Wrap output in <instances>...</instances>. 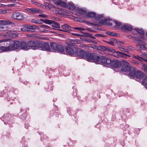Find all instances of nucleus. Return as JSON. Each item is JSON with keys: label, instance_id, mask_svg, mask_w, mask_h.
I'll list each match as a JSON object with an SVG mask.
<instances>
[{"label": "nucleus", "instance_id": "nucleus-10", "mask_svg": "<svg viewBox=\"0 0 147 147\" xmlns=\"http://www.w3.org/2000/svg\"><path fill=\"white\" fill-rule=\"evenodd\" d=\"M132 28V26L127 24H124L120 27L121 30L125 32L131 31Z\"/></svg>", "mask_w": 147, "mask_h": 147}, {"label": "nucleus", "instance_id": "nucleus-31", "mask_svg": "<svg viewBox=\"0 0 147 147\" xmlns=\"http://www.w3.org/2000/svg\"><path fill=\"white\" fill-rule=\"evenodd\" d=\"M18 34L16 32L11 30L9 36L12 37H16L18 36Z\"/></svg>", "mask_w": 147, "mask_h": 147}, {"label": "nucleus", "instance_id": "nucleus-34", "mask_svg": "<svg viewBox=\"0 0 147 147\" xmlns=\"http://www.w3.org/2000/svg\"><path fill=\"white\" fill-rule=\"evenodd\" d=\"M142 84L144 85L145 87L147 89V78L146 77L144 78L142 81Z\"/></svg>", "mask_w": 147, "mask_h": 147}, {"label": "nucleus", "instance_id": "nucleus-55", "mask_svg": "<svg viewBox=\"0 0 147 147\" xmlns=\"http://www.w3.org/2000/svg\"><path fill=\"white\" fill-rule=\"evenodd\" d=\"M37 13H43V11L41 10H37Z\"/></svg>", "mask_w": 147, "mask_h": 147}, {"label": "nucleus", "instance_id": "nucleus-8", "mask_svg": "<svg viewBox=\"0 0 147 147\" xmlns=\"http://www.w3.org/2000/svg\"><path fill=\"white\" fill-rule=\"evenodd\" d=\"M11 17L13 19L16 20H21L24 19V17L22 13L16 12L13 13Z\"/></svg>", "mask_w": 147, "mask_h": 147}, {"label": "nucleus", "instance_id": "nucleus-2", "mask_svg": "<svg viewBox=\"0 0 147 147\" xmlns=\"http://www.w3.org/2000/svg\"><path fill=\"white\" fill-rule=\"evenodd\" d=\"M77 15H82L85 18H94L95 16V13L93 12H88L85 10H75Z\"/></svg>", "mask_w": 147, "mask_h": 147}, {"label": "nucleus", "instance_id": "nucleus-54", "mask_svg": "<svg viewBox=\"0 0 147 147\" xmlns=\"http://www.w3.org/2000/svg\"><path fill=\"white\" fill-rule=\"evenodd\" d=\"M6 32V34H5L6 35H8L9 36V34H10L11 30H8Z\"/></svg>", "mask_w": 147, "mask_h": 147}, {"label": "nucleus", "instance_id": "nucleus-26", "mask_svg": "<svg viewBox=\"0 0 147 147\" xmlns=\"http://www.w3.org/2000/svg\"><path fill=\"white\" fill-rule=\"evenodd\" d=\"M43 41H37V44L36 49H38L40 50H41L43 45Z\"/></svg>", "mask_w": 147, "mask_h": 147}, {"label": "nucleus", "instance_id": "nucleus-28", "mask_svg": "<svg viewBox=\"0 0 147 147\" xmlns=\"http://www.w3.org/2000/svg\"><path fill=\"white\" fill-rule=\"evenodd\" d=\"M0 48L2 50L4 51L11 50L10 46H5L2 45L0 46Z\"/></svg>", "mask_w": 147, "mask_h": 147}, {"label": "nucleus", "instance_id": "nucleus-56", "mask_svg": "<svg viewBox=\"0 0 147 147\" xmlns=\"http://www.w3.org/2000/svg\"><path fill=\"white\" fill-rule=\"evenodd\" d=\"M15 5L14 4H10L8 5V6L9 7H14Z\"/></svg>", "mask_w": 147, "mask_h": 147}, {"label": "nucleus", "instance_id": "nucleus-57", "mask_svg": "<svg viewBox=\"0 0 147 147\" xmlns=\"http://www.w3.org/2000/svg\"><path fill=\"white\" fill-rule=\"evenodd\" d=\"M89 42H92L93 43H94V44H96V42L93 41V40H90V39L89 41Z\"/></svg>", "mask_w": 147, "mask_h": 147}, {"label": "nucleus", "instance_id": "nucleus-37", "mask_svg": "<svg viewBox=\"0 0 147 147\" xmlns=\"http://www.w3.org/2000/svg\"><path fill=\"white\" fill-rule=\"evenodd\" d=\"M29 29V31L32 32H34V30L35 29L36 26H30L28 25Z\"/></svg>", "mask_w": 147, "mask_h": 147}, {"label": "nucleus", "instance_id": "nucleus-20", "mask_svg": "<svg viewBox=\"0 0 147 147\" xmlns=\"http://www.w3.org/2000/svg\"><path fill=\"white\" fill-rule=\"evenodd\" d=\"M41 50L48 51H50V47L48 43L44 42Z\"/></svg>", "mask_w": 147, "mask_h": 147}, {"label": "nucleus", "instance_id": "nucleus-35", "mask_svg": "<svg viewBox=\"0 0 147 147\" xmlns=\"http://www.w3.org/2000/svg\"><path fill=\"white\" fill-rule=\"evenodd\" d=\"M64 17L65 18H67L68 17L69 15L68 14H70L71 13V12L69 11L68 10H64Z\"/></svg>", "mask_w": 147, "mask_h": 147}, {"label": "nucleus", "instance_id": "nucleus-9", "mask_svg": "<svg viewBox=\"0 0 147 147\" xmlns=\"http://www.w3.org/2000/svg\"><path fill=\"white\" fill-rule=\"evenodd\" d=\"M75 56L76 55L80 57V58H84L86 53L80 49H77L74 51Z\"/></svg>", "mask_w": 147, "mask_h": 147}, {"label": "nucleus", "instance_id": "nucleus-27", "mask_svg": "<svg viewBox=\"0 0 147 147\" xmlns=\"http://www.w3.org/2000/svg\"><path fill=\"white\" fill-rule=\"evenodd\" d=\"M20 47L22 49H25L27 48L26 43L24 41H20Z\"/></svg>", "mask_w": 147, "mask_h": 147}, {"label": "nucleus", "instance_id": "nucleus-49", "mask_svg": "<svg viewBox=\"0 0 147 147\" xmlns=\"http://www.w3.org/2000/svg\"><path fill=\"white\" fill-rule=\"evenodd\" d=\"M127 48L131 50H135V48L131 46H129L127 47Z\"/></svg>", "mask_w": 147, "mask_h": 147}, {"label": "nucleus", "instance_id": "nucleus-1", "mask_svg": "<svg viewBox=\"0 0 147 147\" xmlns=\"http://www.w3.org/2000/svg\"><path fill=\"white\" fill-rule=\"evenodd\" d=\"M99 51H104L109 55H112L114 56L119 58L121 57L124 58H127V57H130L129 55L126 54L119 51H116L115 50L111 49L109 47H106L104 46H100Z\"/></svg>", "mask_w": 147, "mask_h": 147}, {"label": "nucleus", "instance_id": "nucleus-39", "mask_svg": "<svg viewBox=\"0 0 147 147\" xmlns=\"http://www.w3.org/2000/svg\"><path fill=\"white\" fill-rule=\"evenodd\" d=\"M27 11L32 14H34L37 13V10H27Z\"/></svg>", "mask_w": 147, "mask_h": 147}, {"label": "nucleus", "instance_id": "nucleus-58", "mask_svg": "<svg viewBox=\"0 0 147 147\" xmlns=\"http://www.w3.org/2000/svg\"><path fill=\"white\" fill-rule=\"evenodd\" d=\"M145 53L142 54L140 55V57H142L143 58V57H145Z\"/></svg>", "mask_w": 147, "mask_h": 147}, {"label": "nucleus", "instance_id": "nucleus-51", "mask_svg": "<svg viewBox=\"0 0 147 147\" xmlns=\"http://www.w3.org/2000/svg\"><path fill=\"white\" fill-rule=\"evenodd\" d=\"M38 16L42 18H45L47 17L46 15L45 14H39L38 15Z\"/></svg>", "mask_w": 147, "mask_h": 147}, {"label": "nucleus", "instance_id": "nucleus-59", "mask_svg": "<svg viewBox=\"0 0 147 147\" xmlns=\"http://www.w3.org/2000/svg\"><path fill=\"white\" fill-rule=\"evenodd\" d=\"M90 40V39H88V38H85V39H84V40L85 41H86V42H89V41Z\"/></svg>", "mask_w": 147, "mask_h": 147}, {"label": "nucleus", "instance_id": "nucleus-47", "mask_svg": "<svg viewBox=\"0 0 147 147\" xmlns=\"http://www.w3.org/2000/svg\"><path fill=\"white\" fill-rule=\"evenodd\" d=\"M32 22L35 23L36 24H39L40 23L39 22H40V21H39V20H35L34 19H33L31 21Z\"/></svg>", "mask_w": 147, "mask_h": 147}, {"label": "nucleus", "instance_id": "nucleus-22", "mask_svg": "<svg viewBox=\"0 0 147 147\" xmlns=\"http://www.w3.org/2000/svg\"><path fill=\"white\" fill-rule=\"evenodd\" d=\"M41 28H43L41 29L42 31L45 32L49 31V29L51 28L49 26L45 25H41Z\"/></svg>", "mask_w": 147, "mask_h": 147}, {"label": "nucleus", "instance_id": "nucleus-25", "mask_svg": "<svg viewBox=\"0 0 147 147\" xmlns=\"http://www.w3.org/2000/svg\"><path fill=\"white\" fill-rule=\"evenodd\" d=\"M67 7L69 9H74L76 8L75 6L74 3L72 2L68 3Z\"/></svg>", "mask_w": 147, "mask_h": 147}, {"label": "nucleus", "instance_id": "nucleus-15", "mask_svg": "<svg viewBox=\"0 0 147 147\" xmlns=\"http://www.w3.org/2000/svg\"><path fill=\"white\" fill-rule=\"evenodd\" d=\"M122 64L121 61L119 60H114L112 61L111 66L112 67L117 68L120 67Z\"/></svg>", "mask_w": 147, "mask_h": 147}, {"label": "nucleus", "instance_id": "nucleus-38", "mask_svg": "<svg viewBox=\"0 0 147 147\" xmlns=\"http://www.w3.org/2000/svg\"><path fill=\"white\" fill-rule=\"evenodd\" d=\"M134 40L135 41H138V42H140L142 41V42H144L145 39L144 38H143L142 40H140L139 38L136 37H134Z\"/></svg>", "mask_w": 147, "mask_h": 147}, {"label": "nucleus", "instance_id": "nucleus-24", "mask_svg": "<svg viewBox=\"0 0 147 147\" xmlns=\"http://www.w3.org/2000/svg\"><path fill=\"white\" fill-rule=\"evenodd\" d=\"M11 24V22L8 20H0V25H1L5 26V25L9 24Z\"/></svg>", "mask_w": 147, "mask_h": 147}, {"label": "nucleus", "instance_id": "nucleus-36", "mask_svg": "<svg viewBox=\"0 0 147 147\" xmlns=\"http://www.w3.org/2000/svg\"><path fill=\"white\" fill-rule=\"evenodd\" d=\"M132 57L133 58L137 59L141 61V62H142V61L141 60V59H143V58L142 57H141L140 56L138 55H132Z\"/></svg>", "mask_w": 147, "mask_h": 147}, {"label": "nucleus", "instance_id": "nucleus-3", "mask_svg": "<svg viewBox=\"0 0 147 147\" xmlns=\"http://www.w3.org/2000/svg\"><path fill=\"white\" fill-rule=\"evenodd\" d=\"M50 44L51 49L54 51H58L63 53H65L64 48L62 45L52 42H50Z\"/></svg>", "mask_w": 147, "mask_h": 147}, {"label": "nucleus", "instance_id": "nucleus-52", "mask_svg": "<svg viewBox=\"0 0 147 147\" xmlns=\"http://www.w3.org/2000/svg\"><path fill=\"white\" fill-rule=\"evenodd\" d=\"M86 30L89 31H90L91 32H94V31L92 29L89 28H87L86 29Z\"/></svg>", "mask_w": 147, "mask_h": 147}, {"label": "nucleus", "instance_id": "nucleus-23", "mask_svg": "<svg viewBox=\"0 0 147 147\" xmlns=\"http://www.w3.org/2000/svg\"><path fill=\"white\" fill-rule=\"evenodd\" d=\"M106 57H100L99 56V58L97 61L96 62L97 63L99 64L102 63L103 64L105 63Z\"/></svg>", "mask_w": 147, "mask_h": 147}, {"label": "nucleus", "instance_id": "nucleus-17", "mask_svg": "<svg viewBox=\"0 0 147 147\" xmlns=\"http://www.w3.org/2000/svg\"><path fill=\"white\" fill-rule=\"evenodd\" d=\"M54 3L57 5H60L62 7L65 8L67 7V5L66 3L63 1H62L60 0H57V1H55Z\"/></svg>", "mask_w": 147, "mask_h": 147}, {"label": "nucleus", "instance_id": "nucleus-60", "mask_svg": "<svg viewBox=\"0 0 147 147\" xmlns=\"http://www.w3.org/2000/svg\"><path fill=\"white\" fill-rule=\"evenodd\" d=\"M120 49L121 51L123 52L124 51H125V50L123 48H120Z\"/></svg>", "mask_w": 147, "mask_h": 147}, {"label": "nucleus", "instance_id": "nucleus-29", "mask_svg": "<svg viewBox=\"0 0 147 147\" xmlns=\"http://www.w3.org/2000/svg\"><path fill=\"white\" fill-rule=\"evenodd\" d=\"M142 65V69L145 72H147V65L144 63L142 62H141L140 64Z\"/></svg>", "mask_w": 147, "mask_h": 147}, {"label": "nucleus", "instance_id": "nucleus-19", "mask_svg": "<svg viewBox=\"0 0 147 147\" xmlns=\"http://www.w3.org/2000/svg\"><path fill=\"white\" fill-rule=\"evenodd\" d=\"M40 6H42V8H45L47 9H50L51 8H56L54 6L46 2L44 3V5H40Z\"/></svg>", "mask_w": 147, "mask_h": 147}, {"label": "nucleus", "instance_id": "nucleus-61", "mask_svg": "<svg viewBox=\"0 0 147 147\" xmlns=\"http://www.w3.org/2000/svg\"><path fill=\"white\" fill-rule=\"evenodd\" d=\"M54 20H55L56 21H59V19L58 18H54Z\"/></svg>", "mask_w": 147, "mask_h": 147}, {"label": "nucleus", "instance_id": "nucleus-11", "mask_svg": "<svg viewBox=\"0 0 147 147\" xmlns=\"http://www.w3.org/2000/svg\"><path fill=\"white\" fill-rule=\"evenodd\" d=\"M20 41L11 40L10 47L11 48V50L18 48V47H20Z\"/></svg>", "mask_w": 147, "mask_h": 147}, {"label": "nucleus", "instance_id": "nucleus-33", "mask_svg": "<svg viewBox=\"0 0 147 147\" xmlns=\"http://www.w3.org/2000/svg\"><path fill=\"white\" fill-rule=\"evenodd\" d=\"M8 28L6 26L0 25V31H4L7 30Z\"/></svg>", "mask_w": 147, "mask_h": 147}, {"label": "nucleus", "instance_id": "nucleus-13", "mask_svg": "<svg viewBox=\"0 0 147 147\" xmlns=\"http://www.w3.org/2000/svg\"><path fill=\"white\" fill-rule=\"evenodd\" d=\"M11 45V40L8 39H3L0 40V45H2L3 46H10Z\"/></svg>", "mask_w": 147, "mask_h": 147}, {"label": "nucleus", "instance_id": "nucleus-42", "mask_svg": "<svg viewBox=\"0 0 147 147\" xmlns=\"http://www.w3.org/2000/svg\"><path fill=\"white\" fill-rule=\"evenodd\" d=\"M112 61L109 58H106L105 64H111Z\"/></svg>", "mask_w": 147, "mask_h": 147}, {"label": "nucleus", "instance_id": "nucleus-63", "mask_svg": "<svg viewBox=\"0 0 147 147\" xmlns=\"http://www.w3.org/2000/svg\"><path fill=\"white\" fill-rule=\"evenodd\" d=\"M80 46L81 47H85V45H80Z\"/></svg>", "mask_w": 147, "mask_h": 147}, {"label": "nucleus", "instance_id": "nucleus-12", "mask_svg": "<svg viewBox=\"0 0 147 147\" xmlns=\"http://www.w3.org/2000/svg\"><path fill=\"white\" fill-rule=\"evenodd\" d=\"M61 29H58L59 31H63V32H69L70 30L71 27L69 26L67 24H65L61 25Z\"/></svg>", "mask_w": 147, "mask_h": 147}, {"label": "nucleus", "instance_id": "nucleus-62", "mask_svg": "<svg viewBox=\"0 0 147 147\" xmlns=\"http://www.w3.org/2000/svg\"><path fill=\"white\" fill-rule=\"evenodd\" d=\"M134 63H136L137 64H139V63L138 62H137V61H134Z\"/></svg>", "mask_w": 147, "mask_h": 147}, {"label": "nucleus", "instance_id": "nucleus-21", "mask_svg": "<svg viewBox=\"0 0 147 147\" xmlns=\"http://www.w3.org/2000/svg\"><path fill=\"white\" fill-rule=\"evenodd\" d=\"M135 30L138 33L140 34V37L141 38H143L144 36V32L142 29H139L138 28H135Z\"/></svg>", "mask_w": 147, "mask_h": 147}, {"label": "nucleus", "instance_id": "nucleus-5", "mask_svg": "<svg viewBox=\"0 0 147 147\" xmlns=\"http://www.w3.org/2000/svg\"><path fill=\"white\" fill-rule=\"evenodd\" d=\"M144 74L142 72L138 70L136 71L134 69L132 71L130 72L129 76L131 78L135 77L138 79H142L144 76Z\"/></svg>", "mask_w": 147, "mask_h": 147}, {"label": "nucleus", "instance_id": "nucleus-7", "mask_svg": "<svg viewBox=\"0 0 147 147\" xmlns=\"http://www.w3.org/2000/svg\"><path fill=\"white\" fill-rule=\"evenodd\" d=\"M40 20L47 24H52V26L53 27L57 28H61V26H60V25L58 23L53 20H51L47 19L45 20L41 19Z\"/></svg>", "mask_w": 147, "mask_h": 147}, {"label": "nucleus", "instance_id": "nucleus-6", "mask_svg": "<svg viewBox=\"0 0 147 147\" xmlns=\"http://www.w3.org/2000/svg\"><path fill=\"white\" fill-rule=\"evenodd\" d=\"M122 65L121 67V70L123 71L130 72L134 70V68L131 67L130 64L127 62L123 60Z\"/></svg>", "mask_w": 147, "mask_h": 147}, {"label": "nucleus", "instance_id": "nucleus-30", "mask_svg": "<svg viewBox=\"0 0 147 147\" xmlns=\"http://www.w3.org/2000/svg\"><path fill=\"white\" fill-rule=\"evenodd\" d=\"M28 26V25H24L23 26V27L21 28V30L23 31H29Z\"/></svg>", "mask_w": 147, "mask_h": 147}, {"label": "nucleus", "instance_id": "nucleus-46", "mask_svg": "<svg viewBox=\"0 0 147 147\" xmlns=\"http://www.w3.org/2000/svg\"><path fill=\"white\" fill-rule=\"evenodd\" d=\"M114 22L117 26H119L121 24V23L117 20L114 21Z\"/></svg>", "mask_w": 147, "mask_h": 147}, {"label": "nucleus", "instance_id": "nucleus-18", "mask_svg": "<svg viewBox=\"0 0 147 147\" xmlns=\"http://www.w3.org/2000/svg\"><path fill=\"white\" fill-rule=\"evenodd\" d=\"M64 10H53V11L57 16L62 15L64 17Z\"/></svg>", "mask_w": 147, "mask_h": 147}, {"label": "nucleus", "instance_id": "nucleus-32", "mask_svg": "<svg viewBox=\"0 0 147 147\" xmlns=\"http://www.w3.org/2000/svg\"><path fill=\"white\" fill-rule=\"evenodd\" d=\"M103 18V16L102 15H97L95 14V16L94 17L95 19L97 20H102V18Z\"/></svg>", "mask_w": 147, "mask_h": 147}, {"label": "nucleus", "instance_id": "nucleus-43", "mask_svg": "<svg viewBox=\"0 0 147 147\" xmlns=\"http://www.w3.org/2000/svg\"><path fill=\"white\" fill-rule=\"evenodd\" d=\"M106 34L110 36H117V34L114 32H107Z\"/></svg>", "mask_w": 147, "mask_h": 147}, {"label": "nucleus", "instance_id": "nucleus-53", "mask_svg": "<svg viewBox=\"0 0 147 147\" xmlns=\"http://www.w3.org/2000/svg\"><path fill=\"white\" fill-rule=\"evenodd\" d=\"M71 28H74L75 30H82V29L81 28H79V27H72Z\"/></svg>", "mask_w": 147, "mask_h": 147}, {"label": "nucleus", "instance_id": "nucleus-41", "mask_svg": "<svg viewBox=\"0 0 147 147\" xmlns=\"http://www.w3.org/2000/svg\"><path fill=\"white\" fill-rule=\"evenodd\" d=\"M140 48L142 50L147 49V45L144 44H141L140 45Z\"/></svg>", "mask_w": 147, "mask_h": 147}, {"label": "nucleus", "instance_id": "nucleus-64", "mask_svg": "<svg viewBox=\"0 0 147 147\" xmlns=\"http://www.w3.org/2000/svg\"><path fill=\"white\" fill-rule=\"evenodd\" d=\"M142 59L143 60H144L145 61H146V62H147V59H144L143 58V59Z\"/></svg>", "mask_w": 147, "mask_h": 147}, {"label": "nucleus", "instance_id": "nucleus-40", "mask_svg": "<svg viewBox=\"0 0 147 147\" xmlns=\"http://www.w3.org/2000/svg\"><path fill=\"white\" fill-rule=\"evenodd\" d=\"M112 40H113V41H111L109 42H107V43L112 45H114V42L115 43L117 42V40L116 39H112Z\"/></svg>", "mask_w": 147, "mask_h": 147}, {"label": "nucleus", "instance_id": "nucleus-4", "mask_svg": "<svg viewBox=\"0 0 147 147\" xmlns=\"http://www.w3.org/2000/svg\"><path fill=\"white\" fill-rule=\"evenodd\" d=\"M84 58L88 61L96 62L98 59L99 56L95 53H86Z\"/></svg>", "mask_w": 147, "mask_h": 147}, {"label": "nucleus", "instance_id": "nucleus-45", "mask_svg": "<svg viewBox=\"0 0 147 147\" xmlns=\"http://www.w3.org/2000/svg\"><path fill=\"white\" fill-rule=\"evenodd\" d=\"M100 47V46H97L96 45H93L92 47V48L95 49L97 50L98 52H100L99 51V49Z\"/></svg>", "mask_w": 147, "mask_h": 147}, {"label": "nucleus", "instance_id": "nucleus-16", "mask_svg": "<svg viewBox=\"0 0 147 147\" xmlns=\"http://www.w3.org/2000/svg\"><path fill=\"white\" fill-rule=\"evenodd\" d=\"M65 51L67 54L72 56H75L74 52V50L69 47H66L65 48Z\"/></svg>", "mask_w": 147, "mask_h": 147}, {"label": "nucleus", "instance_id": "nucleus-44", "mask_svg": "<svg viewBox=\"0 0 147 147\" xmlns=\"http://www.w3.org/2000/svg\"><path fill=\"white\" fill-rule=\"evenodd\" d=\"M104 23L107 25L111 26L112 25V24L109 21H108L107 19H104Z\"/></svg>", "mask_w": 147, "mask_h": 147}, {"label": "nucleus", "instance_id": "nucleus-14", "mask_svg": "<svg viewBox=\"0 0 147 147\" xmlns=\"http://www.w3.org/2000/svg\"><path fill=\"white\" fill-rule=\"evenodd\" d=\"M37 40H30L28 43V46L31 47L32 49H36Z\"/></svg>", "mask_w": 147, "mask_h": 147}, {"label": "nucleus", "instance_id": "nucleus-48", "mask_svg": "<svg viewBox=\"0 0 147 147\" xmlns=\"http://www.w3.org/2000/svg\"><path fill=\"white\" fill-rule=\"evenodd\" d=\"M86 35L87 36L89 37L90 38H91L93 39H94L95 38V37H93V36L90 34L87 33Z\"/></svg>", "mask_w": 147, "mask_h": 147}, {"label": "nucleus", "instance_id": "nucleus-50", "mask_svg": "<svg viewBox=\"0 0 147 147\" xmlns=\"http://www.w3.org/2000/svg\"><path fill=\"white\" fill-rule=\"evenodd\" d=\"M7 12L6 10H0V13L2 14H3L6 13Z\"/></svg>", "mask_w": 147, "mask_h": 147}]
</instances>
